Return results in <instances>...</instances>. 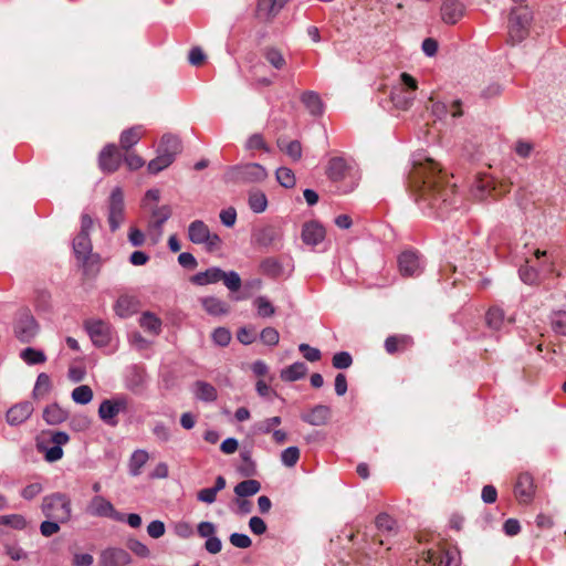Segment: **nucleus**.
<instances>
[{
	"instance_id": "obj_1",
	"label": "nucleus",
	"mask_w": 566,
	"mask_h": 566,
	"mask_svg": "<svg viewBox=\"0 0 566 566\" xmlns=\"http://www.w3.org/2000/svg\"><path fill=\"white\" fill-rule=\"evenodd\" d=\"M412 168L408 174V186L419 199L433 208L447 210L453 208L450 196L453 189L444 186L439 165L422 153L412 155Z\"/></svg>"
},
{
	"instance_id": "obj_2",
	"label": "nucleus",
	"mask_w": 566,
	"mask_h": 566,
	"mask_svg": "<svg viewBox=\"0 0 566 566\" xmlns=\"http://www.w3.org/2000/svg\"><path fill=\"white\" fill-rule=\"evenodd\" d=\"M41 511L46 518H54L62 524L72 518V502L66 493L55 492L45 495L42 500Z\"/></svg>"
},
{
	"instance_id": "obj_3",
	"label": "nucleus",
	"mask_w": 566,
	"mask_h": 566,
	"mask_svg": "<svg viewBox=\"0 0 566 566\" xmlns=\"http://www.w3.org/2000/svg\"><path fill=\"white\" fill-rule=\"evenodd\" d=\"M266 178V169L258 163L231 166L223 176L226 182L232 184H256L264 181Z\"/></svg>"
},
{
	"instance_id": "obj_4",
	"label": "nucleus",
	"mask_w": 566,
	"mask_h": 566,
	"mask_svg": "<svg viewBox=\"0 0 566 566\" xmlns=\"http://www.w3.org/2000/svg\"><path fill=\"white\" fill-rule=\"evenodd\" d=\"M400 86H395L390 91V99L397 109H409L415 101V92L418 87L417 81L408 73L400 74Z\"/></svg>"
},
{
	"instance_id": "obj_5",
	"label": "nucleus",
	"mask_w": 566,
	"mask_h": 566,
	"mask_svg": "<svg viewBox=\"0 0 566 566\" xmlns=\"http://www.w3.org/2000/svg\"><path fill=\"white\" fill-rule=\"evenodd\" d=\"M252 242L266 250L280 251L283 248V229L275 224L259 227L252 232Z\"/></svg>"
},
{
	"instance_id": "obj_6",
	"label": "nucleus",
	"mask_w": 566,
	"mask_h": 566,
	"mask_svg": "<svg viewBox=\"0 0 566 566\" xmlns=\"http://www.w3.org/2000/svg\"><path fill=\"white\" fill-rule=\"evenodd\" d=\"M125 220V200L123 189L114 187L107 200V221L109 230L116 232Z\"/></svg>"
},
{
	"instance_id": "obj_7",
	"label": "nucleus",
	"mask_w": 566,
	"mask_h": 566,
	"mask_svg": "<svg viewBox=\"0 0 566 566\" xmlns=\"http://www.w3.org/2000/svg\"><path fill=\"white\" fill-rule=\"evenodd\" d=\"M127 408L128 399L125 396L105 399L98 407V417L105 424L116 427L118 424L117 416L125 412Z\"/></svg>"
},
{
	"instance_id": "obj_8",
	"label": "nucleus",
	"mask_w": 566,
	"mask_h": 566,
	"mask_svg": "<svg viewBox=\"0 0 566 566\" xmlns=\"http://www.w3.org/2000/svg\"><path fill=\"white\" fill-rule=\"evenodd\" d=\"M86 513L95 517H108L116 522H124L125 514L115 510L114 505L106 497L96 494L86 506Z\"/></svg>"
},
{
	"instance_id": "obj_9",
	"label": "nucleus",
	"mask_w": 566,
	"mask_h": 566,
	"mask_svg": "<svg viewBox=\"0 0 566 566\" xmlns=\"http://www.w3.org/2000/svg\"><path fill=\"white\" fill-rule=\"evenodd\" d=\"M39 333V324L30 311L20 312L14 323V335L21 343H31Z\"/></svg>"
},
{
	"instance_id": "obj_10",
	"label": "nucleus",
	"mask_w": 566,
	"mask_h": 566,
	"mask_svg": "<svg viewBox=\"0 0 566 566\" xmlns=\"http://www.w3.org/2000/svg\"><path fill=\"white\" fill-rule=\"evenodd\" d=\"M84 328L96 347H106L109 345L112 327L108 323L102 319H86L84 322Z\"/></svg>"
},
{
	"instance_id": "obj_11",
	"label": "nucleus",
	"mask_w": 566,
	"mask_h": 566,
	"mask_svg": "<svg viewBox=\"0 0 566 566\" xmlns=\"http://www.w3.org/2000/svg\"><path fill=\"white\" fill-rule=\"evenodd\" d=\"M398 268L402 276H418L422 273L424 262L415 250H406L398 256Z\"/></svg>"
},
{
	"instance_id": "obj_12",
	"label": "nucleus",
	"mask_w": 566,
	"mask_h": 566,
	"mask_svg": "<svg viewBox=\"0 0 566 566\" xmlns=\"http://www.w3.org/2000/svg\"><path fill=\"white\" fill-rule=\"evenodd\" d=\"M122 160L123 156L117 146L107 144L99 153L98 166L102 171L112 174L119 168Z\"/></svg>"
},
{
	"instance_id": "obj_13",
	"label": "nucleus",
	"mask_w": 566,
	"mask_h": 566,
	"mask_svg": "<svg viewBox=\"0 0 566 566\" xmlns=\"http://www.w3.org/2000/svg\"><path fill=\"white\" fill-rule=\"evenodd\" d=\"M528 17L511 11L509 18V33L513 43L522 42L527 35Z\"/></svg>"
},
{
	"instance_id": "obj_14",
	"label": "nucleus",
	"mask_w": 566,
	"mask_h": 566,
	"mask_svg": "<svg viewBox=\"0 0 566 566\" xmlns=\"http://www.w3.org/2000/svg\"><path fill=\"white\" fill-rule=\"evenodd\" d=\"M132 563V556L124 548L109 547L99 556L101 566H126Z\"/></svg>"
},
{
	"instance_id": "obj_15",
	"label": "nucleus",
	"mask_w": 566,
	"mask_h": 566,
	"mask_svg": "<svg viewBox=\"0 0 566 566\" xmlns=\"http://www.w3.org/2000/svg\"><path fill=\"white\" fill-rule=\"evenodd\" d=\"M514 493L521 503L532 502L535 494L534 479L528 472L521 473L515 483Z\"/></svg>"
},
{
	"instance_id": "obj_16",
	"label": "nucleus",
	"mask_w": 566,
	"mask_h": 566,
	"mask_svg": "<svg viewBox=\"0 0 566 566\" xmlns=\"http://www.w3.org/2000/svg\"><path fill=\"white\" fill-rule=\"evenodd\" d=\"M34 408L30 401H21L13 405L6 415L8 424L20 426L25 422L32 415Z\"/></svg>"
},
{
	"instance_id": "obj_17",
	"label": "nucleus",
	"mask_w": 566,
	"mask_h": 566,
	"mask_svg": "<svg viewBox=\"0 0 566 566\" xmlns=\"http://www.w3.org/2000/svg\"><path fill=\"white\" fill-rule=\"evenodd\" d=\"M331 408L326 405H316L308 411L301 413L300 418L303 422L314 427L325 426L331 418Z\"/></svg>"
},
{
	"instance_id": "obj_18",
	"label": "nucleus",
	"mask_w": 566,
	"mask_h": 566,
	"mask_svg": "<svg viewBox=\"0 0 566 566\" xmlns=\"http://www.w3.org/2000/svg\"><path fill=\"white\" fill-rule=\"evenodd\" d=\"M146 373L139 365H129L124 371L125 387L130 391H139L145 385Z\"/></svg>"
},
{
	"instance_id": "obj_19",
	"label": "nucleus",
	"mask_w": 566,
	"mask_h": 566,
	"mask_svg": "<svg viewBox=\"0 0 566 566\" xmlns=\"http://www.w3.org/2000/svg\"><path fill=\"white\" fill-rule=\"evenodd\" d=\"M350 170L352 166L347 160L344 157L336 156L328 160L326 175L329 180L336 182L345 179L350 174Z\"/></svg>"
},
{
	"instance_id": "obj_20",
	"label": "nucleus",
	"mask_w": 566,
	"mask_h": 566,
	"mask_svg": "<svg viewBox=\"0 0 566 566\" xmlns=\"http://www.w3.org/2000/svg\"><path fill=\"white\" fill-rule=\"evenodd\" d=\"M182 151L181 139L174 134H164L157 148V153L168 155L175 161L178 154Z\"/></svg>"
},
{
	"instance_id": "obj_21",
	"label": "nucleus",
	"mask_w": 566,
	"mask_h": 566,
	"mask_svg": "<svg viewBox=\"0 0 566 566\" xmlns=\"http://www.w3.org/2000/svg\"><path fill=\"white\" fill-rule=\"evenodd\" d=\"M289 0H258L256 15L269 21L277 15Z\"/></svg>"
},
{
	"instance_id": "obj_22",
	"label": "nucleus",
	"mask_w": 566,
	"mask_h": 566,
	"mask_svg": "<svg viewBox=\"0 0 566 566\" xmlns=\"http://www.w3.org/2000/svg\"><path fill=\"white\" fill-rule=\"evenodd\" d=\"M325 238V229L316 221L307 222L302 229V240L307 245H317Z\"/></svg>"
},
{
	"instance_id": "obj_23",
	"label": "nucleus",
	"mask_w": 566,
	"mask_h": 566,
	"mask_svg": "<svg viewBox=\"0 0 566 566\" xmlns=\"http://www.w3.org/2000/svg\"><path fill=\"white\" fill-rule=\"evenodd\" d=\"M463 15V4L458 0H446L441 6L442 20L448 24L457 23Z\"/></svg>"
},
{
	"instance_id": "obj_24",
	"label": "nucleus",
	"mask_w": 566,
	"mask_h": 566,
	"mask_svg": "<svg viewBox=\"0 0 566 566\" xmlns=\"http://www.w3.org/2000/svg\"><path fill=\"white\" fill-rule=\"evenodd\" d=\"M223 270L218 266L208 268L206 271L198 272L190 277V282L198 286L214 284L221 281Z\"/></svg>"
},
{
	"instance_id": "obj_25",
	"label": "nucleus",
	"mask_w": 566,
	"mask_h": 566,
	"mask_svg": "<svg viewBox=\"0 0 566 566\" xmlns=\"http://www.w3.org/2000/svg\"><path fill=\"white\" fill-rule=\"evenodd\" d=\"M192 394L196 399L203 402H213L218 398L216 387L205 380H197L193 384Z\"/></svg>"
},
{
	"instance_id": "obj_26",
	"label": "nucleus",
	"mask_w": 566,
	"mask_h": 566,
	"mask_svg": "<svg viewBox=\"0 0 566 566\" xmlns=\"http://www.w3.org/2000/svg\"><path fill=\"white\" fill-rule=\"evenodd\" d=\"M301 102L313 116H321L324 113V104L318 93L314 91H305L301 95Z\"/></svg>"
},
{
	"instance_id": "obj_27",
	"label": "nucleus",
	"mask_w": 566,
	"mask_h": 566,
	"mask_svg": "<svg viewBox=\"0 0 566 566\" xmlns=\"http://www.w3.org/2000/svg\"><path fill=\"white\" fill-rule=\"evenodd\" d=\"M73 251L81 261H87L92 253V242L90 234L78 232L73 239Z\"/></svg>"
},
{
	"instance_id": "obj_28",
	"label": "nucleus",
	"mask_w": 566,
	"mask_h": 566,
	"mask_svg": "<svg viewBox=\"0 0 566 566\" xmlns=\"http://www.w3.org/2000/svg\"><path fill=\"white\" fill-rule=\"evenodd\" d=\"M201 305L203 310L212 316L226 315L230 310L227 302L216 296H206L201 298Z\"/></svg>"
},
{
	"instance_id": "obj_29",
	"label": "nucleus",
	"mask_w": 566,
	"mask_h": 566,
	"mask_svg": "<svg viewBox=\"0 0 566 566\" xmlns=\"http://www.w3.org/2000/svg\"><path fill=\"white\" fill-rule=\"evenodd\" d=\"M67 417L69 412L56 402L46 406L43 410V419L51 426L61 424L67 419Z\"/></svg>"
},
{
	"instance_id": "obj_30",
	"label": "nucleus",
	"mask_w": 566,
	"mask_h": 566,
	"mask_svg": "<svg viewBox=\"0 0 566 566\" xmlns=\"http://www.w3.org/2000/svg\"><path fill=\"white\" fill-rule=\"evenodd\" d=\"M461 101L455 99L452 102V104L449 106L444 102L436 101L432 103V113L438 118H443L447 116L448 113L452 115V117H460L462 115L461 111Z\"/></svg>"
},
{
	"instance_id": "obj_31",
	"label": "nucleus",
	"mask_w": 566,
	"mask_h": 566,
	"mask_svg": "<svg viewBox=\"0 0 566 566\" xmlns=\"http://www.w3.org/2000/svg\"><path fill=\"white\" fill-rule=\"evenodd\" d=\"M114 311L119 317L127 318L137 312V301L133 296L122 295L117 298Z\"/></svg>"
},
{
	"instance_id": "obj_32",
	"label": "nucleus",
	"mask_w": 566,
	"mask_h": 566,
	"mask_svg": "<svg viewBox=\"0 0 566 566\" xmlns=\"http://www.w3.org/2000/svg\"><path fill=\"white\" fill-rule=\"evenodd\" d=\"M307 370L308 368L305 363L295 361L289 367L282 369L280 376L283 381L292 382L304 378Z\"/></svg>"
},
{
	"instance_id": "obj_33",
	"label": "nucleus",
	"mask_w": 566,
	"mask_h": 566,
	"mask_svg": "<svg viewBox=\"0 0 566 566\" xmlns=\"http://www.w3.org/2000/svg\"><path fill=\"white\" fill-rule=\"evenodd\" d=\"M209 228L201 220H195L189 224L188 237L195 244H202L208 239Z\"/></svg>"
},
{
	"instance_id": "obj_34",
	"label": "nucleus",
	"mask_w": 566,
	"mask_h": 566,
	"mask_svg": "<svg viewBox=\"0 0 566 566\" xmlns=\"http://www.w3.org/2000/svg\"><path fill=\"white\" fill-rule=\"evenodd\" d=\"M149 459V454L146 450L138 449L135 450L128 462V471L132 476H138L142 473L143 467Z\"/></svg>"
},
{
	"instance_id": "obj_35",
	"label": "nucleus",
	"mask_w": 566,
	"mask_h": 566,
	"mask_svg": "<svg viewBox=\"0 0 566 566\" xmlns=\"http://www.w3.org/2000/svg\"><path fill=\"white\" fill-rule=\"evenodd\" d=\"M140 327L151 333L153 335H159L161 332V319L151 312H144L139 318Z\"/></svg>"
},
{
	"instance_id": "obj_36",
	"label": "nucleus",
	"mask_w": 566,
	"mask_h": 566,
	"mask_svg": "<svg viewBox=\"0 0 566 566\" xmlns=\"http://www.w3.org/2000/svg\"><path fill=\"white\" fill-rule=\"evenodd\" d=\"M266 62L275 70L281 71L286 66V60L282 52L275 46H266L262 50Z\"/></svg>"
},
{
	"instance_id": "obj_37",
	"label": "nucleus",
	"mask_w": 566,
	"mask_h": 566,
	"mask_svg": "<svg viewBox=\"0 0 566 566\" xmlns=\"http://www.w3.org/2000/svg\"><path fill=\"white\" fill-rule=\"evenodd\" d=\"M151 217L155 219L150 223V228L156 230L159 234L163 232V226L169 220L171 217V209L169 206L165 205L161 207H155L151 210Z\"/></svg>"
},
{
	"instance_id": "obj_38",
	"label": "nucleus",
	"mask_w": 566,
	"mask_h": 566,
	"mask_svg": "<svg viewBox=\"0 0 566 566\" xmlns=\"http://www.w3.org/2000/svg\"><path fill=\"white\" fill-rule=\"evenodd\" d=\"M260 271L269 277L277 279L283 273V265L276 258L269 256L261 261Z\"/></svg>"
},
{
	"instance_id": "obj_39",
	"label": "nucleus",
	"mask_w": 566,
	"mask_h": 566,
	"mask_svg": "<svg viewBox=\"0 0 566 566\" xmlns=\"http://www.w3.org/2000/svg\"><path fill=\"white\" fill-rule=\"evenodd\" d=\"M411 344V338L407 335H391L385 340V349L388 354L392 355L400 349L407 348Z\"/></svg>"
},
{
	"instance_id": "obj_40",
	"label": "nucleus",
	"mask_w": 566,
	"mask_h": 566,
	"mask_svg": "<svg viewBox=\"0 0 566 566\" xmlns=\"http://www.w3.org/2000/svg\"><path fill=\"white\" fill-rule=\"evenodd\" d=\"M140 126H134L122 132L119 136L120 147L129 150L133 146L138 144L142 138Z\"/></svg>"
},
{
	"instance_id": "obj_41",
	"label": "nucleus",
	"mask_w": 566,
	"mask_h": 566,
	"mask_svg": "<svg viewBox=\"0 0 566 566\" xmlns=\"http://www.w3.org/2000/svg\"><path fill=\"white\" fill-rule=\"evenodd\" d=\"M240 458L242 460V464L239 467V472L241 475L245 478H250L256 474V464L252 459V450L251 449H242L240 451Z\"/></svg>"
},
{
	"instance_id": "obj_42",
	"label": "nucleus",
	"mask_w": 566,
	"mask_h": 566,
	"mask_svg": "<svg viewBox=\"0 0 566 566\" xmlns=\"http://www.w3.org/2000/svg\"><path fill=\"white\" fill-rule=\"evenodd\" d=\"M261 490V483L254 479H248L239 482L234 486V493L238 497H249Z\"/></svg>"
},
{
	"instance_id": "obj_43",
	"label": "nucleus",
	"mask_w": 566,
	"mask_h": 566,
	"mask_svg": "<svg viewBox=\"0 0 566 566\" xmlns=\"http://www.w3.org/2000/svg\"><path fill=\"white\" fill-rule=\"evenodd\" d=\"M253 307L256 311V315L261 318H270L276 312L275 306L263 295L256 296L253 300Z\"/></svg>"
},
{
	"instance_id": "obj_44",
	"label": "nucleus",
	"mask_w": 566,
	"mask_h": 566,
	"mask_svg": "<svg viewBox=\"0 0 566 566\" xmlns=\"http://www.w3.org/2000/svg\"><path fill=\"white\" fill-rule=\"evenodd\" d=\"M248 203L254 213H262L268 208L266 195L261 190H251L249 192Z\"/></svg>"
},
{
	"instance_id": "obj_45",
	"label": "nucleus",
	"mask_w": 566,
	"mask_h": 566,
	"mask_svg": "<svg viewBox=\"0 0 566 566\" xmlns=\"http://www.w3.org/2000/svg\"><path fill=\"white\" fill-rule=\"evenodd\" d=\"M486 325L493 331H500L505 323L504 311L497 306H492L485 314Z\"/></svg>"
},
{
	"instance_id": "obj_46",
	"label": "nucleus",
	"mask_w": 566,
	"mask_h": 566,
	"mask_svg": "<svg viewBox=\"0 0 566 566\" xmlns=\"http://www.w3.org/2000/svg\"><path fill=\"white\" fill-rule=\"evenodd\" d=\"M20 358L30 366L43 364L46 360L44 352L33 347L22 349Z\"/></svg>"
},
{
	"instance_id": "obj_47",
	"label": "nucleus",
	"mask_w": 566,
	"mask_h": 566,
	"mask_svg": "<svg viewBox=\"0 0 566 566\" xmlns=\"http://www.w3.org/2000/svg\"><path fill=\"white\" fill-rule=\"evenodd\" d=\"M551 327L555 334L566 336V311H553L549 315Z\"/></svg>"
},
{
	"instance_id": "obj_48",
	"label": "nucleus",
	"mask_w": 566,
	"mask_h": 566,
	"mask_svg": "<svg viewBox=\"0 0 566 566\" xmlns=\"http://www.w3.org/2000/svg\"><path fill=\"white\" fill-rule=\"evenodd\" d=\"M460 553L458 548H444L440 553L439 566H460Z\"/></svg>"
},
{
	"instance_id": "obj_49",
	"label": "nucleus",
	"mask_w": 566,
	"mask_h": 566,
	"mask_svg": "<svg viewBox=\"0 0 566 566\" xmlns=\"http://www.w3.org/2000/svg\"><path fill=\"white\" fill-rule=\"evenodd\" d=\"M170 156L157 153V156L148 163L147 169L149 174L157 175L172 164Z\"/></svg>"
},
{
	"instance_id": "obj_50",
	"label": "nucleus",
	"mask_w": 566,
	"mask_h": 566,
	"mask_svg": "<svg viewBox=\"0 0 566 566\" xmlns=\"http://www.w3.org/2000/svg\"><path fill=\"white\" fill-rule=\"evenodd\" d=\"M277 146L280 149L284 150L287 156H290L293 160H298L302 157V145L298 140H291L285 143L283 139L277 140Z\"/></svg>"
},
{
	"instance_id": "obj_51",
	"label": "nucleus",
	"mask_w": 566,
	"mask_h": 566,
	"mask_svg": "<svg viewBox=\"0 0 566 566\" xmlns=\"http://www.w3.org/2000/svg\"><path fill=\"white\" fill-rule=\"evenodd\" d=\"M71 397L78 405H87L93 399V390L87 385H81L73 389Z\"/></svg>"
},
{
	"instance_id": "obj_52",
	"label": "nucleus",
	"mask_w": 566,
	"mask_h": 566,
	"mask_svg": "<svg viewBox=\"0 0 566 566\" xmlns=\"http://www.w3.org/2000/svg\"><path fill=\"white\" fill-rule=\"evenodd\" d=\"M518 275L520 279L528 285L536 284L539 280L538 271L533 265L528 264V260L518 269Z\"/></svg>"
},
{
	"instance_id": "obj_53",
	"label": "nucleus",
	"mask_w": 566,
	"mask_h": 566,
	"mask_svg": "<svg viewBox=\"0 0 566 566\" xmlns=\"http://www.w3.org/2000/svg\"><path fill=\"white\" fill-rule=\"evenodd\" d=\"M375 524L381 532L391 533L397 528V521L387 513H379L376 516Z\"/></svg>"
},
{
	"instance_id": "obj_54",
	"label": "nucleus",
	"mask_w": 566,
	"mask_h": 566,
	"mask_svg": "<svg viewBox=\"0 0 566 566\" xmlns=\"http://www.w3.org/2000/svg\"><path fill=\"white\" fill-rule=\"evenodd\" d=\"M277 182L284 188H292L295 186V175L292 169L280 167L275 171Z\"/></svg>"
},
{
	"instance_id": "obj_55",
	"label": "nucleus",
	"mask_w": 566,
	"mask_h": 566,
	"mask_svg": "<svg viewBox=\"0 0 566 566\" xmlns=\"http://www.w3.org/2000/svg\"><path fill=\"white\" fill-rule=\"evenodd\" d=\"M247 150H263L265 153H270L271 149L265 143L262 134L255 133L252 134L245 142L244 145Z\"/></svg>"
},
{
	"instance_id": "obj_56",
	"label": "nucleus",
	"mask_w": 566,
	"mask_h": 566,
	"mask_svg": "<svg viewBox=\"0 0 566 566\" xmlns=\"http://www.w3.org/2000/svg\"><path fill=\"white\" fill-rule=\"evenodd\" d=\"M221 281L231 292L239 291L242 284L239 273L233 270L228 272L223 271V274L221 275Z\"/></svg>"
},
{
	"instance_id": "obj_57",
	"label": "nucleus",
	"mask_w": 566,
	"mask_h": 566,
	"mask_svg": "<svg viewBox=\"0 0 566 566\" xmlns=\"http://www.w3.org/2000/svg\"><path fill=\"white\" fill-rule=\"evenodd\" d=\"M332 365L336 369H347L353 365V356L346 350L337 352L333 355Z\"/></svg>"
},
{
	"instance_id": "obj_58",
	"label": "nucleus",
	"mask_w": 566,
	"mask_h": 566,
	"mask_svg": "<svg viewBox=\"0 0 566 566\" xmlns=\"http://www.w3.org/2000/svg\"><path fill=\"white\" fill-rule=\"evenodd\" d=\"M300 449L297 447H287L286 449H284L281 453V462L287 467V468H292L294 467L298 460H300Z\"/></svg>"
},
{
	"instance_id": "obj_59",
	"label": "nucleus",
	"mask_w": 566,
	"mask_h": 566,
	"mask_svg": "<svg viewBox=\"0 0 566 566\" xmlns=\"http://www.w3.org/2000/svg\"><path fill=\"white\" fill-rule=\"evenodd\" d=\"M38 450L44 452V459L48 462H56L63 457V449L60 446L45 447L43 443H38Z\"/></svg>"
},
{
	"instance_id": "obj_60",
	"label": "nucleus",
	"mask_w": 566,
	"mask_h": 566,
	"mask_svg": "<svg viewBox=\"0 0 566 566\" xmlns=\"http://www.w3.org/2000/svg\"><path fill=\"white\" fill-rule=\"evenodd\" d=\"M231 337V333L227 327H217L211 334L212 342L220 347L228 346Z\"/></svg>"
},
{
	"instance_id": "obj_61",
	"label": "nucleus",
	"mask_w": 566,
	"mask_h": 566,
	"mask_svg": "<svg viewBox=\"0 0 566 566\" xmlns=\"http://www.w3.org/2000/svg\"><path fill=\"white\" fill-rule=\"evenodd\" d=\"M260 339L264 345L274 347L280 342V334L274 327L268 326L261 331Z\"/></svg>"
},
{
	"instance_id": "obj_62",
	"label": "nucleus",
	"mask_w": 566,
	"mask_h": 566,
	"mask_svg": "<svg viewBox=\"0 0 566 566\" xmlns=\"http://www.w3.org/2000/svg\"><path fill=\"white\" fill-rule=\"evenodd\" d=\"M51 388L50 376L45 373L39 374L35 386L33 388V396L38 398L40 395L48 392Z\"/></svg>"
},
{
	"instance_id": "obj_63",
	"label": "nucleus",
	"mask_w": 566,
	"mask_h": 566,
	"mask_svg": "<svg viewBox=\"0 0 566 566\" xmlns=\"http://www.w3.org/2000/svg\"><path fill=\"white\" fill-rule=\"evenodd\" d=\"M237 338L243 345H251L256 339L255 327L254 326L240 327L237 332Z\"/></svg>"
},
{
	"instance_id": "obj_64",
	"label": "nucleus",
	"mask_w": 566,
	"mask_h": 566,
	"mask_svg": "<svg viewBox=\"0 0 566 566\" xmlns=\"http://www.w3.org/2000/svg\"><path fill=\"white\" fill-rule=\"evenodd\" d=\"M4 517L1 522L2 525L11 526L14 530H24L27 527V520L21 514L2 515Z\"/></svg>"
}]
</instances>
